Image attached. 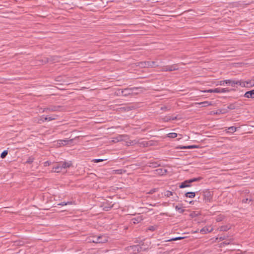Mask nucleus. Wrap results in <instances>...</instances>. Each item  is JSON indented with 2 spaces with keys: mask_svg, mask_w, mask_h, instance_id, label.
Here are the masks:
<instances>
[{
  "mask_svg": "<svg viewBox=\"0 0 254 254\" xmlns=\"http://www.w3.org/2000/svg\"><path fill=\"white\" fill-rule=\"evenodd\" d=\"M86 241L88 243L95 244L104 243L108 241L107 238L105 235H92L87 237Z\"/></svg>",
  "mask_w": 254,
  "mask_h": 254,
  "instance_id": "obj_1",
  "label": "nucleus"
},
{
  "mask_svg": "<svg viewBox=\"0 0 254 254\" xmlns=\"http://www.w3.org/2000/svg\"><path fill=\"white\" fill-rule=\"evenodd\" d=\"M71 165L72 162L70 161L67 162H60L55 165L53 169H54V172L59 173L63 172L66 169L69 168Z\"/></svg>",
  "mask_w": 254,
  "mask_h": 254,
  "instance_id": "obj_2",
  "label": "nucleus"
},
{
  "mask_svg": "<svg viewBox=\"0 0 254 254\" xmlns=\"http://www.w3.org/2000/svg\"><path fill=\"white\" fill-rule=\"evenodd\" d=\"M202 178L201 177L194 178L189 180H187L182 182L179 186L181 189L190 187V184L195 182H197L200 180Z\"/></svg>",
  "mask_w": 254,
  "mask_h": 254,
  "instance_id": "obj_3",
  "label": "nucleus"
},
{
  "mask_svg": "<svg viewBox=\"0 0 254 254\" xmlns=\"http://www.w3.org/2000/svg\"><path fill=\"white\" fill-rule=\"evenodd\" d=\"M179 69L178 65L177 64H173L170 65L163 66L161 67L160 70L161 71L166 72V71H173L177 70Z\"/></svg>",
  "mask_w": 254,
  "mask_h": 254,
  "instance_id": "obj_4",
  "label": "nucleus"
},
{
  "mask_svg": "<svg viewBox=\"0 0 254 254\" xmlns=\"http://www.w3.org/2000/svg\"><path fill=\"white\" fill-rule=\"evenodd\" d=\"M139 66L141 67H153L158 66V64H155V62L154 61H146L140 62Z\"/></svg>",
  "mask_w": 254,
  "mask_h": 254,
  "instance_id": "obj_5",
  "label": "nucleus"
},
{
  "mask_svg": "<svg viewBox=\"0 0 254 254\" xmlns=\"http://www.w3.org/2000/svg\"><path fill=\"white\" fill-rule=\"evenodd\" d=\"M60 58L58 56H50L48 57L44 58L42 60V61L44 63V64L46 63H53L57 62L59 61V59Z\"/></svg>",
  "mask_w": 254,
  "mask_h": 254,
  "instance_id": "obj_6",
  "label": "nucleus"
},
{
  "mask_svg": "<svg viewBox=\"0 0 254 254\" xmlns=\"http://www.w3.org/2000/svg\"><path fill=\"white\" fill-rule=\"evenodd\" d=\"M226 84H229L232 87H235L236 85L239 84L242 87H245L246 86V82H242L240 81H236L231 79L226 80Z\"/></svg>",
  "mask_w": 254,
  "mask_h": 254,
  "instance_id": "obj_7",
  "label": "nucleus"
},
{
  "mask_svg": "<svg viewBox=\"0 0 254 254\" xmlns=\"http://www.w3.org/2000/svg\"><path fill=\"white\" fill-rule=\"evenodd\" d=\"M203 199L206 202H210L212 199L211 192L209 190H205L203 191Z\"/></svg>",
  "mask_w": 254,
  "mask_h": 254,
  "instance_id": "obj_8",
  "label": "nucleus"
},
{
  "mask_svg": "<svg viewBox=\"0 0 254 254\" xmlns=\"http://www.w3.org/2000/svg\"><path fill=\"white\" fill-rule=\"evenodd\" d=\"M136 89L134 88H127L124 89H122L121 94L124 96H127L129 95L133 94V90Z\"/></svg>",
  "mask_w": 254,
  "mask_h": 254,
  "instance_id": "obj_9",
  "label": "nucleus"
},
{
  "mask_svg": "<svg viewBox=\"0 0 254 254\" xmlns=\"http://www.w3.org/2000/svg\"><path fill=\"white\" fill-rule=\"evenodd\" d=\"M129 250L131 251L133 254H136L141 252L142 247L138 245H133L129 247Z\"/></svg>",
  "mask_w": 254,
  "mask_h": 254,
  "instance_id": "obj_10",
  "label": "nucleus"
},
{
  "mask_svg": "<svg viewBox=\"0 0 254 254\" xmlns=\"http://www.w3.org/2000/svg\"><path fill=\"white\" fill-rule=\"evenodd\" d=\"M241 106V104L237 102L230 104L228 106L227 108L229 110H234L239 108Z\"/></svg>",
  "mask_w": 254,
  "mask_h": 254,
  "instance_id": "obj_11",
  "label": "nucleus"
},
{
  "mask_svg": "<svg viewBox=\"0 0 254 254\" xmlns=\"http://www.w3.org/2000/svg\"><path fill=\"white\" fill-rule=\"evenodd\" d=\"M244 97L248 98H254V89L246 92Z\"/></svg>",
  "mask_w": 254,
  "mask_h": 254,
  "instance_id": "obj_12",
  "label": "nucleus"
},
{
  "mask_svg": "<svg viewBox=\"0 0 254 254\" xmlns=\"http://www.w3.org/2000/svg\"><path fill=\"white\" fill-rule=\"evenodd\" d=\"M59 108L60 106H52L48 108H45L44 111H48L50 112H55L58 111Z\"/></svg>",
  "mask_w": 254,
  "mask_h": 254,
  "instance_id": "obj_13",
  "label": "nucleus"
},
{
  "mask_svg": "<svg viewBox=\"0 0 254 254\" xmlns=\"http://www.w3.org/2000/svg\"><path fill=\"white\" fill-rule=\"evenodd\" d=\"M231 90H229L228 88H216V93H225V92H229Z\"/></svg>",
  "mask_w": 254,
  "mask_h": 254,
  "instance_id": "obj_14",
  "label": "nucleus"
},
{
  "mask_svg": "<svg viewBox=\"0 0 254 254\" xmlns=\"http://www.w3.org/2000/svg\"><path fill=\"white\" fill-rule=\"evenodd\" d=\"M230 228L231 225L228 224L220 226L219 227L218 229L220 231H227L230 229Z\"/></svg>",
  "mask_w": 254,
  "mask_h": 254,
  "instance_id": "obj_15",
  "label": "nucleus"
},
{
  "mask_svg": "<svg viewBox=\"0 0 254 254\" xmlns=\"http://www.w3.org/2000/svg\"><path fill=\"white\" fill-rule=\"evenodd\" d=\"M125 136L124 135H119L118 136L114 137L113 140L114 142H118L123 140V137Z\"/></svg>",
  "mask_w": 254,
  "mask_h": 254,
  "instance_id": "obj_16",
  "label": "nucleus"
},
{
  "mask_svg": "<svg viewBox=\"0 0 254 254\" xmlns=\"http://www.w3.org/2000/svg\"><path fill=\"white\" fill-rule=\"evenodd\" d=\"M181 149H193L198 148V146L195 145H188V146H183L179 147Z\"/></svg>",
  "mask_w": 254,
  "mask_h": 254,
  "instance_id": "obj_17",
  "label": "nucleus"
},
{
  "mask_svg": "<svg viewBox=\"0 0 254 254\" xmlns=\"http://www.w3.org/2000/svg\"><path fill=\"white\" fill-rule=\"evenodd\" d=\"M212 230V228L210 230H209L208 228L204 227L200 230V233L201 234H206L207 233L211 232Z\"/></svg>",
  "mask_w": 254,
  "mask_h": 254,
  "instance_id": "obj_18",
  "label": "nucleus"
},
{
  "mask_svg": "<svg viewBox=\"0 0 254 254\" xmlns=\"http://www.w3.org/2000/svg\"><path fill=\"white\" fill-rule=\"evenodd\" d=\"M148 166L152 168H156L160 166V164L157 162L148 163Z\"/></svg>",
  "mask_w": 254,
  "mask_h": 254,
  "instance_id": "obj_19",
  "label": "nucleus"
},
{
  "mask_svg": "<svg viewBox=\"0 0 254 254\" xmlns=\"http://www.w3.org/2000/svg\"><path fill=\"white\" fill-rule=\"evenodd\" d=\"M195 193L194 192H187L185 193V196L190 198H193L195 197Z\"/></svg>",
  "mask_w": 254,
  "mask_h": 254,
  "instance_id": "obj_20",
  "label": "nucleus"
},
{
  "mask_svg": "<svg viewBox=\"0 0 254 254\" xmlns=\"http://www.w3.org/2000/svg\"><path fill=\"white\" fill-rule=\"evenodd\" d=\"M175 209L177 211H178L180 213H183L185 211V209H184L182 207H179L178 205H176L175 206Z\"/></svg>",
  "mask_w": 254,
  "mask_h": 254,
  "instance_id": "obj_21",
  "label": "nucleus"
},
{
  "mask_svg": "<svg viewBox=\"0 0 254 254\" xmlns=\"http://www.w3.org/2000/svg\"><path fill=\"white\" fill-rule=\"evenodd\" d=\"M162 120L165 122H168L171 120V116H169V115H168V116H166L165 117H164L163 118H162Z\"/></svg>",
  "mask_w": 254,
  "mask_h": 254,
  "instance_id": "obj_22",
  "label": "nucleus"
},
{
  "mask_svg": "<svg viewBox=\"0 0 254 254\" xmlns=\"http://www.w3.org/2000/svg\"><path fill=\"white\" fill-rule=\"evenodd\" d=\"M198 104L199 105H202L204 107H206V106H210V105H212L211 103H210L208 101H204L203 102H200V103H199Z\"/></svg>",
  "mask_w": 254,
  "mask_h": 254,
  "instance_id": "obj_23",
  "label": "nucleus"
},
{
  "mask_svg": "<svg viewBox=\"0 0 254 254\" xmlns=\"http://www.w3.org/2000/svg\"><path fill=\"white\" fill-rule=\"evenodd\" d=\"M34 160H35L34 157H33V156H30L28 158V159L26 161V163L31 164L32 162H33Z\"/></svg>",
  "mask_w": 254,
  "mask_h": 254,
  "instance_id": "obj_24",
  "label": "nucleus"
},
{
  "mask_svg": "<svg viewBox=\"0 0 254 254\" xmlns=\"http://www.w3.org/2000/svg\"><path fill=\"white\" fill-rule=\"evenodd\" d=\"M173 195V193L169 190H167L164 192V195L166 197H170Z\"/></svg>",
  "mask_w": 254,
  "mask_h": 254,
  "instance_id": "obj_25",
  "label": "nucleus"
},
{
  "mask_svg": "<svg viewBox=\"0 0 254 254\" xmlns=\"http://www.w3.org/2000/svg\"><path fill=\"white\" fill-rule=\"evenodd\" d=\"M168 137L170 138H175L177 136V133L175 132L170 133L168 134Z\"/></svg>",
  "mask_w": 254,
  "mask_h": 254,
  "instance_id": "obj_26",
  "label": "nucleus"
},
{
  "mask_svg": "<svg viewBox=\"0 0 254 254\" xmlns=\"http://www.w3.org/2000/svg\"><path fill=\"white\" fill-rule=\"evenodd\" d=\"M184 238V237H176V238H172V239H171L170 240H168L167 241L168 242L174 241L182 240V239H183Z\"/></svg>",
  "mask_w": 254,
  "mask_h": 254,
  "instance_id": "obj_27",
  "label": "nucleus"
},
{
  "mask_svg": "<svg viewBox=\"0 0 254 254\" xmlns=\"http://www.w3.org/2000/svg\"><path fill=\"white\" fill-rule=\"evenodd\" d=\"M7 154H8V151L7 150H4L1 153L0 157L1 158H4L6 157V156L7 155Z\"/></svg>",
  "mask_w": 254,
  "mask_h": 254,
  "instance_id": "obj_28",
  "label": "nucleus"
},
{
  "mask_svg": "<svg viewBox=\"0 0 254 254\" xmlns=\"http://www.w3.org/2000/svg\"><path fill=\"white\" fill-rule=\"evenodd\" d=\"M236 129L237 128L234 126H232L228 128L229 131L231 132H234L236 131Z\"/></svg>",
  "mask_w": 254,
  "mask_h": 254,
  "instance_id": "obj_29",
  "label": "nucleus"
},
{
  "mask_svg": "<svg viewBox=\"0 0 254 254\" xmlns=\"http://www.w3.org/2000/svg\"><path fill=\"white\" fill-rule=\"evenodd\" d=\"M107 159H93L92 160V162H94V163H98V162H102L103 161H106Z\"/></svg>",
  "mask_w": 254,
  "mask_h": 254,
  "instance_id": "obj_30",
  "label": "nucleus"
},
{
  "mask_svg": "<svg viewBox=\"0 0 254 254\" xmlns=\"http://www.w3.org/2000/svg\"><path fill=\"white\" fill-rule=\"evenodd\" d=\"M71 203H72V202L71 201H67L66 202H62L59 203L58 205L64 206V205H66L67 204H71Z\"/></svg>",
  "mask_w": 254,
  "mask_h": 254,
  "instance_id": "obj_31",
  "label": "nucleus"
},
{
  "mask_svg": "<svg viewBox=\"0 0 254 254\" xmlns=\"http://www.w3.org/2000/svg\"><path fill=\"white\" fill-rule=\"evenodd\" d=\"M215 90H216V88L204 90L203 92H208V93H216Z\"/></svg>",
  "mask_w": 254,
  "mask_h": 254,
  "instance_id": "obj_32",
  "label": "nucleus"
},
{
  "mask_svg": "<svg viewBox=\"0 0 254 254\" xmlns=\"http://www.w3.org/2000/svg\"><path fill=\"white\" fill-rule=\"evenodd\" d=\"M59 141L60 142V144L65 145L66 142L68 141L66 140H60Z\"/></svg>",
  "mask_w": 254,
  "mask_h": 254,
  "instance_id": "obj_33",
  "label": "nucleus"
},
{
  "mask_svg": "<svg viewBox=\"0 0 254 254\" xmlns=\"http://www.w3.org/2000/svg\"><path fill=\"white\" fill-rule=\"evenodd\" d=\"M252 201V200L251 199L246 198V199H243L242 202L244 203H249L250 202H251Z\"/></svg>",
  "mask_w": 254,
  "mask_h": 254,
  "instance_id": "obj_34",
  "label": "nucleus"
},
{
  "mask_svg": "<svg viewBox=\"0 0 254 254\" xmlns=\"http://www.w3.org/2000/svg\"><path fill=\"white\" fill-rule=\"evenodd\" d=\"M226 80L220 81H219V83L217 85H224L225 84H226Z\"/></svg>",
  "mask_w": 254,
  "mask_h": 254,
  "instance_id": "obj_35",
  "label": "nucleus"
},
{
  "mask_svg": "<svg viewBox=\"0 0 254 254\" xmlns=\"http://www.w3.org/2000/svg\"><path fill=\"white\" fill-rule=\"evenodd\" d=\"M226 237H227L226 236L224 235L223 236H221L219 238H217V239H219L220 240V241H222V240L226 239Z\"/></svg>",
  "mask_w": 254,
  "mask_h": 254,
  "instance_id": "obj_36",
  "label": "nucleus"
},
{
  "mask_svg": "<svg viewBox=\"0 0 254 254\" xmlns=\"http://www.w3.org/2000/svg\"><path fill=\"white\" fill-rule=\"evenodd\" d=\"M157 190V189H153L151 190H150V191L148 192L149 194H152L154 192H156Z\"/></svg>",
  "mask_w": 254,
  "mask_h": 254,
  "instance_id": "obj_37",
  "label": "nucleus"
},
{
  "mask_svg": "<svg viewBox=\"0 0 254 254\" xmlns=\"http://www.w3.org/2000/svg\"><path fill=\"white\" fill-rule=\"evenodd\" d=\"M156 171L158 172V173L159 174L164 173V172H163V170L161 169H157Z\"/></svg>",
  "mask_w": 254,
  "mask_h": 254,
  "instance_id": "obj_38",
  "label": "nucleus"
},
{
  "mask_svg": "<svg viewBox=\"0 0 254 254\" xmlns=\"http://www.w3.org/2000/svg\"><path fill=\"white\" fill-rule=\"evenodd\" d=\"M132 220L133 221V222L134 223H138V222L139 221V220H138V218H135L132 219Z\"/></svg>",
  "mask_w": 254,
  "mask_h": 254,
  "instance_id": "obj_39",
  "label": "nucleus"
},
{
  "mask_svg": "<svg viewBox=\"0 0 254 254\" xmlns=\"http://www.w3.org/2000/svg\"><path fill=\"white\" fill-rule=\"evenodd\" d=\"M114 206V204H113L112 206H110V207H105L104 209L106 210V211H108L109 210V209L111 208L112 207H113Z\"/></svg>",
  "mask_w": 254,
  "mask_h": 254,
  "instance_id": "obj_40",
  "label": "nucleus"
},
{
  "mask_svg": "<svg viewBox=\"0 0 254 254\" xmlns=\"http://www.w3.org/2000/svg\"><path fill=\"white\" fill-rule=\"evenodd\" d=\"M56 119V118H53L52 117H48V121H52L55 120Z\"/></svg>",
  "mask_w": 254,
  "mask_h": 254,
  "instance_id": "obj_41",
  "label": "nucleus"
},
{
  "mask_svg": "<svg viewBox=\"0 0 254 254\" xmlns=\"http://www.w3.org/2000/svg\"><path fill=\"white\" fill-rule=\"evenodd\" d=\"M178 119L177 116H171V120H176Z\"/></svg>",
  "mask_w": 254,
  "mask_h": 254,
  "instance_id": "obj_42",
  "label": "nucleus"
},
{
  "mask_svg": "<svg viewBox=\"0 0 254 254\" xmlns=\"http://www.w3.org/2000/svg\"><path fill=\"white\" fill-rule=\"evenodd\" d=\"M148 230H150V231H154L155 230V228L153 226H151V227H150L149 228H148Z\"/></svg>",
  "mask_w": 254,
  "mask_h": 254,
  "instance_id": "obj_43",
  "label": "nucleus"
},
{
  "mask_svg": "<svg viewBox=\"0 0 254 254\" xmlns=\"http://www.w3.org/2000/svg\"><path fill=\"white\" fill-rule=\"evenodd\" d=\"M167 107H161V109L162 110H167Z\"/></svg>",
  "mask_w": 254,
  "mask_h": 254,
  "instance_id": "obj_44",
  "label": "nucleus"
},
{
  "mask_svg": "<svg viewBox=\"0 0 254 254\" xmlns=\"http://www.w3.org/2000/svg\"><path fill=\"white\" fill-rule=\"evenodd\" d=\"M175 195H176V196H175V197H174V199L175 200H177V199L179 198V197L178 196V195H177V194H176V193H175Z\"/></svg>",
  "mask_w": 254,
  "mask_h": 254,
  "instance_id": "obj_45",
  "label": "nucleus"
},
{
  "mask_svg": "<svg viewBox=\"0 0 254 254\" xmlns=\"http://www.w3.org/2000/svg\"><path fill=\"white\" fill-rule=\"evenodd\" d=\"M44 121H48V117H45V118H44Z\"/></svg>",
  "mask_w": 254,
  "mask_h": 254,
  "instance_id": "obj_46",
  "label": "nucleus"
},
{
  "mask_svg": "<svg viewBox=\"0 0 254 254\" xmlns=\"http://www.w3.org/2000/svg\"><path fill=\"white\" fill-rule=\"evenodd\" d=\"M223 243H224V244H225V245H228V244H229V242H227L226 241L224 242Z\"/></svg>",
  "mask_w": 254,
  "mask_h": 254,
  "instance_id": "obj_47",
  "label": "nucleus"
},
{
  "mask_svg": "<svg viewBox=\"0 0 254 254\" xmlns=\"http://www.w3.org/2000/svg\"><path fill=\"white\" fill-rule=\"evenodd\" d=\"M253 85L254 86V79L253 80Z\"/></svg>",
  "mask_w": 254,
  "mask_h": 254,
  "instance_id": "obj_48",
  "label": "nucleus"
},
{
  "mask_svg": "<svg viewBox=\"0 0 254 254\" xmlns=\"http://www.w3.org/2000/svg\"><path fill=\"white\" fill-rule=\"evenodd\" d=\"M220 220H218V219H217V221H218H218H220Z\"/></svg>",
  "mask_w": 254,
  "mask_h": 254,
  "instance_id": "obj_49",
  "label": "nucleus"
}]
</instances>
